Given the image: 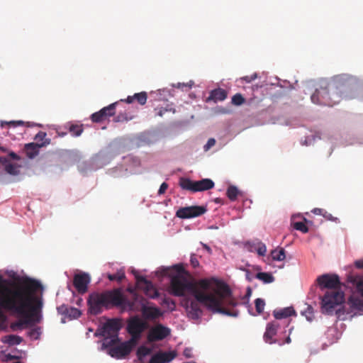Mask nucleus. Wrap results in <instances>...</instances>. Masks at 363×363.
<instances>
[{
	"label": "nucleus",
	"instance_id": "f257e3e1",
	"mask_svg": "<svg viewBox=\"0 0 363 363\" xmlns=\"http://www.w3.org/2000/svg\"><path fill=\"white\" fill-rule=\"evenodd\" d=\"M42 290L43 286L37 280L25 278L16 283L0 275V308L19 318L11 325L13 330L41 321L43 302L35 293Z\"/></svg>",
	"mask_w": 363,
	"mask_h": 363
},
{
	"label": "nucleus",
	"instance_id": "f03ea898",
	"mask_svg": "<svg viewBox=\"0 0 363 363\" xmlns=\"http://www.w3.org/2000/svg\"><path fill=\"white\" fill-rule=\"evenodd\" d=\"M177 274L172 276L169 291L175 296H184L187 294L194 296L203 302L206 308L213 313H221L228 316L236 317L239 311L234 308L238 305L236 299L232 294L231 289L225 283L217 281L215 287L210 293H206L198 289L194 283L189 281L184 275L187 272L181 264L173 267Z\"/></svg>",
	"mask_w": 363,
	"mask_h": 363
},
{
	"label": "nucleus",
	"instance_id": "7ed1b4c3",
	"mask_svg": "<svg viewBox=\"0 0 363 363\" xmlns=\"http://www.w3.org/2000/svg\"><path fill=\"white\" fill-rule=\"evenodd\" d=\"M317 283L320 289H328L322 297V311L327 314H332L337 306L345 301V294L339 289L340 281L336 274H323L317 278Z\"/></svg>",
	"mask_w": 363,
	"mask_h": 363
},
{
	"label": "nucleus",
	"instance_id": "20e7f679",
	"mask_svg": "<svg viewBox=\"0 0 363 363\" xmlns=\"http://www.w3.org/2000/svg\"><path fill=\"white\" fill-rule=\"evenodd\" d=\"M122 301L120 289L106 291L102 293H92L89 294L87 300L89 312L94 315H99L102 312L103 308L118 307V305L122 303Z\"/></svg>",
	"mask_w": 363,
	"mask_h": 363
},
{
	"label": "nucleus",
	"instance_id": "39448f33",
	"mask_svg": "<svg viewBox=\"0 0 363 363\" xmlns=\"http://www.w3.org/2000/svg\"><path fill=\"white\" fill-rule=\"evenodd\" d=\"M311 98L314 104L333 106L338 103L342 97L337 89L333 90L321 87L320 89H316Z\"/></svg>",
	"mask_w": 363,
	"mask_h": 363
},
{
	"label": "nucleus",
	"instance_id": "423d86ee",
	"mask_svg": "<svg viewBox=\"0 0 363 363\" xmlns=\"http://www.w3.org/2000/svg\"><path fill=\"white\" fill-rule=\"evenodd\" d=\"M121 325L117 320H110L102 328L101 335L104 337L102 342V348L106 349L114 345L119 341L118 331Z\"/></svg>",
	"mask_w": 363,
	"mask_h": 363
},
{
	"label": "nucleus",
	"instance_id": "0eeeda50",
	"mask_svg": "<svg viewBox=\"0 0 363 363\" xmlns=\"http://www.w3.org/2000/svg\"><path fill=\"white\" fill-rule=\"evenodd\" d=\"M147 301L145 298H138L129 306V311H141L143 317L149 320H155L162 315L160 308L155 306H147Z\"/></svg>",
	"mask_w": 363,
	"mask_h": 363
},
{
	"label": "nucleus",
	"instance_id": "6e6552de",
	"mask_svg": "<svg viewBox=\"0 0 363 363\" xmlns=\"http://www.w3.org/2000/svg\"><path fill=\"white\" fill-rule=\"evenodd\" d=\"M179 186L184 190L198 192L213 189L214 187V182L211 179L193 181L189 178L182 177L179 179Z\"/></svg>",
	"mask_w": 363,
	"mask_h": 363
},
{
	"label": "nucleus",
	"instance_id": "1a4fd4ad",
	"mask_svg": "<svg viewBox=\"0 0 363 363\" xmlns=\"http://www.w3.org/2000/svg\"><path fill=\"white\" fill-rule=\"evenodd\" d=\"M147 328V323L140 319L138 316L131 318L128 320L127 325V330L131 335L130 340L136 344L138 340L140 338L143 332Z\"/></svg>",
	"mask_w": 363,
	"mask_h": 363
},
{
	"label": "nucleus",
	"instance_id": "9d476101",
	"mask_svg": "<svg viewBox=\"0 0 363 363\" xmlns=\"http://www.w3.org/2000/svg\"><path fill=\"white\" fill-rule=\"evenodd\" d=\"M135 345V343L129 340L128 341L122 342L119 345H112L106 349L108 350V354L112 357L123 359L130 353Z\"/></svg>",
	"mask_w": 363,
	"mask_h": 363
},
{
	"label": "nucleus",
	"instance_id": "9b49d317",
	"mask_svg": "<svg viewBox=\"0 0 363 363\" xmlns=\"http://www.w3.org/2000/svg\"><path fill=\"white\" fill-rule=\"evenodd\" d=\"M201 303L205 305L203 302L190 298H186L182 301V306L185 308L188 316L193 320H198L202 315L203 311L201 308Z\"/></svg>",
	"mask_w": 363,
	"mask_h": 363
},
{
	"label": "nucleus",
	"instance_id": "f8f14e48",
	"mask_svg": "<svg viewBox=\"0 0 363 363\" xmlns=\"http://www.w3.org/2000/svg\"><path fill=\"white\" fill-rule=\"evenodd\" d=\"M207 211V208L203 206H191L182 207L176 212V216L182 219L200 216Z\"/></svg>",
	"mask_w": 363,
	"mask_h": 363
},
{
	"label": "nucleus",
	"instance_id": "ddd939ff",
	"mask_svg": "<svg viewBox=\"0 0 363 363\" xmlns=\"http://www.w3.org/2000/svg\"><path fill=\"white\" fill-rule=\"evenodd\" d=\"M170 329L162 324H157L148 332L147 340L149 342L162 340L170 335Z\"/></svg>",
	"mask_w": 363,
	"mask_h": 363
},
{
	"label": "nucleus",
	"instance_id": "4468645a",
	"mask_svg": "<svg viewBox=\"0 0 363 363\" xmlns=\"http://www.w3.org/2000/svg\"><path fill=\"white\" fill-rule=\"evenodd\" d=\"M135 278L137 287L143 290L147 296L150 298H156L159 296L158 291L151 281L142 276H136Z\"/></svg>",
	"mask_w": 363,
	"mask_h": 363
},
{
	"label": "nucleus",
	"instance_id": "2eb2a0df",
	"mask_svg": "<svg viewBox=\"0 0 363 363\" xmlns=\"http://www.w3.org/2000/svg\"><path fill=\"white\" fill-rule=\"evenodd\" d=\"M118 102L113 103L108 106L101 108L99 111L93 113L91 116V121L94 123H99L107 117L114 116L116 113V106Z\"/></svg>",
	"mask_w": 363,
	"mask_h": 363
},
{
	"label": "nucleus",
	"instance_id": "dca6fc26",
	"mask_svg": "<svg viewBox=\"0 0 363 363\" xmlns=\"http://www.w3.org/2000/svg\"><path fill=\"white\" fill-rule=\"evenodd\" d=\"M90 277L86 273H80L74 275L73 284L77 291L80 294H84L87 291Z\"/></svg>",
	"mask_w": 363,
	"mask_h": 363
},
{
	"label": "nucleus",
	"instance_id": "f3484780",
	"mask_svg": "<svg viewBox=\"0 0 363 363\" xmlns=\"http://www.w3.org/2000/svg\"><path fill=\"white\" fill-rule=\"evenodd\" d=\"M127 291L129 292V295H123L122 292L121 291V296L123 299L122 303L121 305H118V307L122 311H129V306L132 303L135 302L136 301V298H144L143 296L138 294L135 290L131 287H128L127 289Z\"/></svg>",
	"mask_w": 363,
	"mask_h": 363
},
{
	"label": "nucleus",
	"instance_id": "a211bd4d",
	"mask_svg": "<svg viewBox=\"0 0 363 363\" xmlns=\"http://www.w3.org/2000/svg\"><path fill=\"white\" fill-rule=\"evenodd\" d=\"M177 354L175 351L158 352L152 356L150 363H169L173 360Z\"/></svg>",
	"mask_w": 363,
	"mask_h": 363
},
{
	"label": "nucleus",
	"instance_id": "6ab92c4d",
	"mask_svg": "<svg viewBox=\"0 0 363 363\" xmlns=\"http://www.w3.org/2000/svg\"><path fill=\"white\" fill-rule=\"evenodd\" d=\"M279 328V324L277 321H273L267 323L266 331L264 334L263 338L264 341L269 344L278 342V340L273 339L276 335L277 330Z\"/></svg>",
	"mask_w": 363,
	"mask_h": 363
},
{
	"label": "nucleus",
	"instance_id": "aec40b11",
	"mask_svg": "<svg viewBox=\"0 0 363 363\" xmlns=\"http://www.w3.org/2000/svg\"><path fill=\"white\" fill-rule=\"evenodd\" d=\"M50 143V140L46 139L45 142L42 143H30L26 144L24 150L26 152V156L30 159L35 157L39 153V149L49 145Z\"/></svg>",
	"mask_w": 363,
	"mask_h": 363
},
{
	"label": "nucleus",
	"instance_id": "412c9836",
	"mask_svg": "<svg viewBox=\"0 0 363 363\" xmlns=\"http://www.w3.org/2000/svg\"><path fill=\"white\" fill-rule=\"evenodd\" d=\"M227 98L225 90L218 88L211 91L208 100H212L215 102L224 101Z\"/></svg>",
	"mask_w": 363,
	"mask_h": 363
},
{
	"label": "nucleus",
	"instance_id": "4be33fe9",
	"mask_svg": "<svg viewBox=\"0 0 363 363\" xmlns=\"http://www.w3.org/2000/svg\"><path fill=\"white\" fill-rule=\"evenodd\" d=\"M58 310L60 313L67 315L70 318H77L81 315V311L76 308L74 307H67L65 306H62L58 308Z\"/></svg>",
	"mask_w": 363,
	"mask_h": 363
},
{
	"label": "nucleus",
	"instance_id": "5701e85b",
	"mask_svg": "<svg viewBox=\"0 0 363 363\" xmlns=\"http://www.w3.org/2000/svg\"><path fill=\"white\" fill-rule=\"evenodd\" d=\"M147 99V95L145 91H142L140 93H136L133 96H129L125 99V102L128 104H131L134 101V100H136L138 103L140 105L145 104Z\"/></svg>",
	"mask_w": 363,
	"mask_h": 363
},
{
	"label": "nucleus",
	"instance_id": "b1692460",
	"mask_svg": "<svg viewBox=\"0 0 363 363\" xmlns=\"http://www.w3.org/2000/svg\"><path fill=\"white\" fill-rule=\"evenodd\" d=\"M295 313L296 312L292 307H287L279 311H274L273 315L276 319H282L288 318Z\"/></svg>",
	"mask_w": 363,
	"mask_h": 363
},
{
	"label": "nucleus",
	"instance_id": "393cba45",
	"mask_svg": "<svg viewBox=\"0 0 363 363\" xmlns=\"http://www.w3.org/2000/svg\"><path fill=\"white\" fill-rule=\"evenodd\" d=\"M65 128L68 129L69 132L73 137L80 136L84 131L83 124L68 123L66 124Z\"/></svg>",
	"mask_w": 363,
	"mask_h": 363
},
{
	"label": "nucleus",
	"instance_id": "a878e982",
	"mask_svg": "<svg viewBox=\"0 0 363 363\" xmlns=\"http://www.w3.org/2000/svg\"><path fill=\"white\" fill-rule=\"evenodd\" d=\"M348 304L352 309L363 310V301L359 298L351 296L348 300Z\"/></svg>",
	"mask_w": 363,
	"mask_h": 363
},
{
	"label": "nucleus",
	"instance_id": "bb28decb",
	"mask_svg": "<svg viewBox=\"0 0 363 363\" xmlns=\"http://www.w3.org/2000/svg\"><path fill=\"white\" fill-rule=\"evenodd\" d=\"M271 256L273 260L282 261L286 258L285 250L284 248L275 249L271 252Z\"/></svg>",
	"mask_w": 363,
	"mask_h": 363
},
{
	"label": "nucleus",
	"instance_id": "cd10ccee",
	"mask_svg": "<svg viewBox=\"0 0 363 363\" xmlns=\"http://www.w3.org/2000/svg\"><path fill=\"white\" fill-rule=\"evenodd\" d=\"M255 277L265 284H269L274 281V277L272 274L267 272H258Z\"/></svg>",
	"mask_w": 363,
	"mask_h": 363
},
{
	"label": "nucleus",
	"instance_id": "c85d7f7f",
	"mask_svg": "<svg viewBox=\"0 0 363 363\" xmlns=\"http://www.w3.org/2000/svg\"><path fill=\"white\" fill-rule=\"evenodd\" d=\"M240 191L238 189V188L235 186H230L226 191V195L228 198L232 201H234L237 199L238 196L239 195Z\"/></svg>",
	"mask_w": 363,
	"mask_h": 363
},
{
	"label": "nucleus",
	"instance_id": "c756f323",
	"mask_svg": "<svg viewBox=\"0 0 363 363\" xmlns=\"http://www.w3.org/2000/svg\"><path fill=\"white\" fill-rule=\"evenodd\" d=\"M152 352V350L150 348H148L145 346H140L137 350V357L138 358V360L140 362L143 361V359L147 356L149 355Z\"/></svg>",
	"mask_w": 363,
	"mask_h": 363
},
{
	"label": "nucleus",
	"instance_id": "7c9ffc66",
	"mask_svg": "<svg viewBox=\"0 0 363 363\" xmlns=\"http://www.w3.org/2000/svg\"><path fill=\"white\" fill-rule=\"evenodd\" d=\"M125 277L124 272H118L116 274H108V278L110 281H121Z\"/></svg>",
	"mask_w": 363,
	"mask_h": 363
},
{
	"label": "nucleus",
	"instance_id": "2f4dec72",
	"mask_svg": "<svg viewBox=\"0 0 363 363\" xmlns=\"http://www.w3.org/2000/svg\"><path fill=\"white\" fill-rule=\"evenodd\" d=\"M255 308H256L257 312L259 314L262 313L264 311V306H265L264 301L260 298H258L255 299Z\"/></svg>",
	"mask_w": 363,
	"mask_h": 363
},
{
	"label": "nucleus",
	"instance_id": "473e14b6",
	"mask_svg": "<svg viewBox=\"0 0 363 363\" xmlns=\"http://www.w3.org/2000/svg\"><path fill=\"white\" fill-rule=\"evenodd\" d=\"M6 342L9 345H19L22 342V337L14 335H10L7 336Z\"/></svg>",
	"mask_w": 363,
	"mask_h": 363
},
{
	"label": "nucleus",
	"instance_id": "72a5a7b5",
	"mask_svg": "<svg viewBox=\"0 0 363 363\" xmlns=\"http://www.w3.org/2000/svg\"><path fill=\"white\" fill-rule=\"evenodd\" d=\"M245 99L241 94H236L232 97V104L235 106H240L245 102Z\"/></svg>",
	"mask_w": 363,
	"mask_h": 363
},
{
	"label": "nucleus",
	"instance_id": "f704fd0d",
	"mask_svg": "<svg viewBox=\"0 0 363 363\" xmlns=\"http://www.w3.org/2000/svg\"><path fill=\"white\" fill-rule=\"evenodd\" d=\"M5 170L7 173L12 175H17L19 173L18 167L13 164H8L5 167Z\"/></svg>",
	"mask_w": 363,
	"mask_h": 363
},
{
	"label": "nucleus",
	"instance_id": "c9c22d12",
	"mask_svg": "<svg viewBox=\"0 0 363 363\" xmlns=\"http://www.w3.org/2000/svg\"><path fill=\"white\" fill-rule=\"evenodd\" d=\"M294 228L303 233L308 232V228L303 222H296L293 224Z\"/></svg>",
	"mask_w": 363,
	"mask_h": 363
},
{
	"label": "nucleus",
	"instance_id": "e433bc0d",
	"mask_svg": "<svg viewBox=\"0 0 363 363\" xmlns=\"http://www.w3.org/2000/svg\"><path fill=\"white\" fill-rule=\"evenodd\" d=\"M198 284L199 287L202 289L201 291L205 292L204 291L208 290L210 288V281L206 279H201L199 281Z\"/></svg>",
	"mask_w": 363,
	"mask_h": 363
},
{
	"label": "nucleus",
	"instance_id": "4c0bfd02",
	"mask_svg": "<svg viewBox=\"0 0 363 363\" xmlns=\"http://www.w3.org/2000/svg\"><path fill=\"white\" fill-rule=\"evenodd\" d=\"M335 313L338 319L344 320L346 319V315L349 314L350 312L346 311L345 308L342 307V308L337 310Z\"/></svg>",
	"mask_w": 363,
	"mask_h": 363
},
{
	"label": "nucleus",
	"instance_id": "58836bf2",
	"mask_svg": "<svg viewBox=\"0 0 363 363\" xmlns=\"http://www.w3.org/2000/svg\"><path fill=\"white\" fill-rule=\"evenodd\" d=\"M6 124L9 128H16L17 126H24L26 123L23 121H11L6 122Z\"/></svg>",
	"mask_w": 363,
	"mask_h": 363
},
{
	"label": "nucleus",
	"instance_id": "ea45409f",
	"mask_svg": "<svg viewBox=\"0 0 363 363\" xmlns=\"http://www.w3.org/2000/svg\"><path fill=\"white\" fill-rule=\"evenodd\" d=\"M29 336L30 337H33L35 340L38 339L40 335V329L39 328H34V329H32L30 332H29Z\"/></svg>",
	"mask_w": 363,
	"mask_h": 363
},
{
	"label": "nucleus",
	"instance_id": "a19ab883",
	"mask_svg": "<svg viewBox=\"0 0 363 363\" xmlns=\"http://www.w3.org/2000/svg\"><path fill=\"white\" fill-rule=\"evenodd\" d=\"M257 252L259 255L264 256L267 252L266 245L262 242L258 243Z\"/></svg>",
	"mask_w": 363,
	"mask_h": 363
},
{
	"label": "nucleus",
	"instance_id": "79ce46f5",
	"mask_svg": "<svg viewBox=\"0 0 363 363\" xmlns=\"http://www.w3.org/2000/svg\"><path fill=\"white\" fill-rule=\"evenodd\" d=\"M46 133L45 132H43V131H40L38 132L35 136V140H36L38 143L39 142H41L42 143H44V140L45 139V137H46Z\"/></svg>",
	"mask_w": 363,
	"mask_h": 363
},
{
	"label": "nucleus",
	"instance_id": "37998d69",
	"mask_svg": "<svg viewBox=\"0 0 363 363\" xmlns=\"http://www.w3.org/2000/svg\"><path fill=\"white\" fill-rule=\"evenodd\" d=\"M162 303L167 305L169 307L173 310L175 308V302L169 298H164L162 301Z\"/></svg>",
	"mask_w": 363,
	"mask_h": 363
},
{
	"label": "nucleus",
	"instance_id": "c03bdc74",
	"mask_svg": "<svg viewBox=\"0 0 363 363\" xmlns=\"http://www.w3.org/2000/svg\"><path fill=\"white\" fill-rule=\"evenodd\" d=\"M216 144V140L214 138H210L207 141V143L204 145L203 149L205 151L209 150Z\"/></svg>",
	"mask_w": 363,
	"mask_h": 363
},
{
	"label": "nucleus",
	"instance_id": "a18cd8bd",
	"mask_svg": "<svg viewBox=\"0 0 363 363\" xmlns=\"http://www.w3.org/2000/svg\"><path fill=\"white\" fill-rule=\"evenodd\" d=\"M305 315L308 321H312L313 319V314L312 311V307L308 306L307 311L305 312Z\"/></svg>",
	"mask_w": 363,
	"mask_h": 363
},
{
	"label": "nucleus",
	"instance_id": "49530a36",
	"mask_svg": "<svg viewBox=\"0 0 363 363\" xmlns=\"http://www.w3.org/2000/svg\"><path fill=\"white\" fill-rule=\"evenodd\" d=\"M128 120L129 118L127 117L125 113H120L114 118L116 122L127 121Z\"/></svg>",
	"mask_w": 363,
	"mask_h": 363
},
{
	"label": "nucleus",
	"instance_id": "de8ad7c7",
	"mask_svg": "<svg viewBox=\"0 0 363 363\" xmlns=\"http://www.w3.org/2000/svg\"><path fill=\"white\" fill-rule=\"evenodd\" d=\"M190 262L194 268H196L199 266V262L194 255L191 256Z\"/></svg>",
	"mask_w": 363,
	"mask_h": 363
},
{
	"label": "nucleus",
	"instance_id": "09e8293b",
	"mask_svg": "<svg viewBox=\"0 0 363 363\" xmlns=\"http://www.w3.org/2000/svg\"><path fill=\"white\" fill-rule=\"evenodd\" d=\"M168 188V184L166 182H163L158 190V194L161 195L165 193Z\"/></svg>",
	"mask_w": 363,
	"mask_h": 363
},
{
	"label": "nucleus",
	"instance_id": "8fccbe9b",
	"mask_svg": "<svg viewBox=\"0 0 363 363\" xmlns=\"http://www.w3.org/2000/svg\"><path fill=\"white\" fill-rule=\"evenodd\" d=\"M257 77V75L255 73V74H252L250 76H245V77H242V80H244L247 83H250L252 81L255 80Z\"/></svg>",
	"mask_w": 363,
	"mask_h": 363
},
{
	"label": "nucleus",
	"instance_id": "3c124183",
	"mask_svg": "<svg viewBox=\"0 0 363 363\" xmlns=\"http://www.w3.org/2000/svg\"><path fill=\"white\" fill-rule=\"evenodd\" d=\"M294 329V328L292 327L291 328H290L289 330V335H291V332H292V330ZM291 342V339L290 337V335H289L286 339H285V341L284 342H279L278 341V342H277L279 345L281 346L283 345L284 343H286V344H289Z\"/></svg>",
	"mask_w": 363,
	"mask_h": 363
},
{
	"label": "nucleus",
	"instance_id": "603ef678",
	"mask_svg": "<svg viewBox=\"0 0 363 363\" xmlns=\"http://www.w3.org/2000/svg\"><path fill=\"white\" fill-rule=\"evenodd\" d=\"M172 108H169V109H167V108H155V111H157V115L162 117L163 116V115L164 114L165 112L168 111H172Z\"/></svg>",
	"mask_w": 363,
	"mask_h": 363
},
{
	"label": "nucleus",
	"instance_id": "864d4df0",
	"mask_svg": "<svg viewBox=\"0 0 363 363\" xmlns=\"http://www.w3.org/2000/svg\"><path fill=\"white\" fill-rule=\"evenodd\" d=\"M325 211L323 208H314L312 212L314 213V214H316V215H322L324 214V212Z\"/></svg>",
	"mask_w": 363,
	"mask_h": 363
},
{
	"label": "nucleus",
	"instance_id": "5fc2aeb1",
	"mask_svg": "<svg viewBox=\"0 0 363 363\" xmlns=\"http://www.w3.org/2000/svg\"><path fill=\"white\" fill-rule=\"evenodd\" d=\"M184 355L187 358L191 357V348H186L184 350Z\"/></svg>",
	"mask_w": 363,
	"mask_h": 363
},
{
	"label": "nucleus",
	"instance_id": "6e6d98bb",
	"mask_svg": "<svg viewBox=\"0 0 363 363\" xmlns=\"http://www.w3.org/2000/svg\"><path fill=\"white\" fill-rule=\"evenodd\" d=\"M357 290L361 293L363 297V281H360L357 285Z\"/></svg>",
	"mask_w": 363,
	"mask_h": 363
},
{
	"label": "nucleus",
	"instance_id": "4d7b16f0",
	"mask_svg": "<svg viewBox=\"0 0 363 363\" xmlns=\"http://www.w3.org/2000/svg\"><path fill=\"white\" fill-rule=\"evenodd\" d=\"M354 264H355V267L358 269H363V259H359V260H357L355 262H354Z\"/></svg>",
	"mask_w": 363,
	"mask_h": 363
},
{
	"label": "nucleus",
	"instance_id": "13d9d810",
	"mask_svg": "<svg viewBox=\"0 0 363 363\" xmlns=\"http://www.w3.org/2000/svg\"><path fill=\"white\" fill-rule=\"evenodd\" d=\"M323 216L328 220H334V218L333 217V216L330 213H328L327 211L324 212V214H323Z\"/></svg>",
	"mask_w": 363,
	"mask_h": 363
},
{
	"label": "nucleus",
	"instance_id": "bf43d9fd",
	"mask_svg": "<svg viewBox=\"0 0 363 363\" xmlns=\"http://www.w3.org/2000/svg\"><path fill=\"white\" fill-rule=\"evenodd\" d=\"M9 156L11 157V158H12L13 160H20V157L19 156L16 154L15 152H11L9 153Z\"/></svg>",
	"mask_w": 363,
	"mask_h": 363
},
{
	"label": "nucleus",
	"instance_id": "052dcab7",
	"mask_svg": "<svg viewBox=\"0 0 363 363\" xmlns=\"http://www.w3.org/2000/svg\"><path fill=\"white\" fill-rule=\"evenodd\" d=\"M57 134L59 137H65L67 135V132L57 130Z\"/></svg>",
	"mask_w": 363,
	"mask_h": 363
},
{
	"label": "nucleus",
	"instance_id": "680f3d73",
	"mask_svg": "<svg viewBox=\"0 0 363 363\" xmlns=\"http://www.w3.org/2000/svg\"><path fill=\"white\" fill-rule=\"evenodd\" d=\"M0 151L5 152L6 150L3 147L0 146Z\"/></svg>",
	"mask_w": 363,
	"mask_h": 363
},
{
	"label": "nucleus",
	"instance_id": "e2e57ef3",
	"mask_svg": "<svg viewBox=\"0 0 363 363\" xmlns=\"http://www.w3.org/2000/svg\"><path fill=\"white\" fill-rule=\"evenodd\" d=\"M4 161H6V159L0 157V162Z\"/></svg>",
	"mask_w": 363,
	"mask_h": 363
},
{
	"label": "nucleus",
	"instance_id": "0e129e2a",
	"mask_svg": "<svg viewBox=\"0 0 363 363\" xmlns=\"http://www.w3.org/2000/svg\"><path fill=\"white\" fill-rule=\"evenodd\" d=\"M204 247L206 248V250H207L208 251H210V247H208L207 245H205Z\"/></svg>",
	"mask_w": 363,
	"mask_h": 363
},
{
	"label": "nucleus",
	"instance_id": "69168bd1",
	"mask_svg": "<svg viewBox=\"0 0 363 363\" xmlns=\"http://www.w3.org/2000/svg\"><path fill=\"white\" fill-rule=\"evenodd\" d=\"M3 315H3V313H2V311L0 310V318L3 317Z\"/></svg>",
	"mask_w": 363,
	"mask_h": 363
},
{
	"label": "nucleus",
	"instance_id": "338daca9",
	"mask_svg": "<svg viewBox=\"0 0 363 363\" xmlns=\"http://www.w3.org/2000/svg\"><path fill=\"white\" fill-rule=\"evenodd\" d=\"M216 203H219V202H220V199H216Z\"/></svg>",
	"mask_w": 363,
	"mask_h": 363
},
{
	"label": "nucleus",
	"instance_id": "774afa93",
	"mask_svg": "<svg viewBox=\"0 0 363 363\" xmlns=\"http://www.w3.org/2000/svg\"><path fill=\"white\" fill-rule=\"evenodd\" d=\"M15 358H16V357H14V356H11V357H10V359H15Z\"/></svg>",
	"mask_w": 363,
	"mask_h": 363
}]
</instances>
